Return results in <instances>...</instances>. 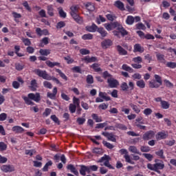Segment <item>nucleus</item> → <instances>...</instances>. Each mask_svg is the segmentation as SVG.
<instances>
[{"instance_id":"obj_1","label":"nucleus","mask_w":176,"mask_h":176,"mask_svg":"<svg viewBox=\"0 0 176 176\" xmlns=\"http://www.w3.org/2000/svg\"><path fill=\"white\" fill-rule=\"evenodd\" d=\"M80 174L81 175H86V173L90 174L91 171H97L98 170V167L96 165H90V166H85L80 165Z\"/></svg>"},{"instance_id":"obj_2","label":"nucleus","mask_w":176,"mask_h":176,"mask_svg":"<svg viewBox=\"0 0 176 176\" xmlns=\"http://www.w3.org/2000/svg\"><path fill=\"white\" fill-rule=\"evenodd\" d=\"M36 75H38V76H40V78H43V79H45L46 80H52V76L47 74V72H46V71L36 69Z\"/></svg>"},{"instance_id":"obj_3","label":"nucleus","mask_w":176,"mask_h":176,"mask_svg":"<svg viewBox=\"0 0 176 176\" xmlns=\"http://www.w3.org/2000/svg\"><path fill=\"white\" fill-rule=\"evenodd\" d=\"M120 88L122 91H127L129 89H130V90H134V83L129 82L128 85L126 82H122L120 85Z\"/></svg>"},{"instance_id":"obj_4","label":"nucleus","mask_w":176,"mask_h":176,"mask_svg":"<svg viewBox=\"0 0 176 176\" xmlns=\"http://www.w3.org/2000/svg\"><path fill=\"white\" fill-rule=\"evenodd\" d=\"M1 170L3 173H13V171H14L15 169L14 166L8 164L1 166Z\"/></svg>"},{"instance_id":"obj_5","label":"nucleus","mask_w":176,"mask_h":176,"mask_svg":"<svg viewBox=\"0 0 176 176\" xmlns=\"http://www.w3.org/2000/svg\"><path fill=\"white\" fill-rule=\"evenodd\" d=\"M107 83H109V86L111 89L118 87V86H119V81H118V80H116L113 78H108Z\"/></svg>"},{"instance_id":"obj_6","label":"nucleus","mask_w":176,"mask_h":176,"mask_svg":"<svg viewBox=\"0 0 176 176\" xmlns=\"http://www.w3.org/2000/svg\"><path fill=\"white\" fill-rule=\"evenodd\" d=\"M153 137H155V132L153 131H148L143 135L142 138L144 141H148V140H152Z\"/></svg>"},{"instance_id":"obj_7","label":"nucleus","mask_w":176,"mask_h":176,"mask_svg":"<svg viewBox=\"0 0 176 176\" xmlns=\"http://www.w3.org/2000/svg\"><path fill=\"white\" fill-rule=\"evenodd\" d=\"M28 98L30 100H33L34 101H36V102H39L41 100V94L36 93L35 94H28Z\"/></svg>"},{"instance_id":"obj_8","label":"nucleus","mask_w":176,"mask_h":176,"mask_svg":"<svg viewBox=\"0 0 176 176\" xmlns=\"http://www.w3.org/2000/svg\"><path fill=\"white\" fill-rule=\"evenodd\" d=\"M102 135L106 137L109 141H112L113 142H116V138L113 133H109L108 132H102Z\"/></svg>"},{"instance_id":"obj_9","label":"nucleus","mask_w":176,"mask_h":176,"mask_svg":"<svg viewBox=\"0 0 176 176\" xmlns=\"http://www.w3.org/2000/svg\"><path fill=\"white\" fill-rule=\"evenodd\" d=\"M164 168V164L162 163H156L154 164V171L157 173L158 174H161L162 173L159 170H163Z\"/></svg>"},{"instance_id":"obj_10","label":"nucleus","mask_w":176,"mask_h":176,"mask_svg":"<svg viewBox=\"0 0 176 176\" xmlns=\"http://www.w3.org/2000/svg\"><path fill=\"white\" fill-rule=\"evenodd\" d=\"M71 16L72 17H73L74 21H76L78 24H82V23L83 22L82 17H80L79 14H78V13H71Z\"/></svg>"},{"instance_id":"obj_11","label":"nucleus","mask_w":176,"mask_h":176,"mask_svg":"<svg viewBox=\"0 0 176 176\" xmlns=\"http://www.w3.org/2000/svg\"><path fill=\"white\" fill-rule=\"evenodd\" d=\"M101 46L102 49H108L109 46H112V41L109 39H106L101 43Z\"/></svg>"},{"instance_id":"obj_12","label":"nucleus","mask_w":176,"mask_h":176,"mask_svg":"<svg viewBox=\"0 0 176 176\" xmlns=\"http://www.w3.org/2000/svg\"><path fill=\"white\" fill-rule=\"evenodd\" d=\"M82 61H85L87 64H89V63H95V61H97V58L96 56H92L90 58V56H87L82 58Z\"/></svg>"},{"instance_id":"obj_13","label":"nucleus","mask_w":176,"mask_h":176,"mask_svg":"<svg viewBox=\"0 0 176 176\" xmlns=\"http://www.w3.org/2000/svg\"><path fill=\"white\" fill-rule=\"evenodd\" d=\"M67 170H69L71 173H73L74 175L79 176V172L76 170V168L72 164H69L67 166Z\"/></svg>"},{"instance_id":"obj_14","label":"nucleus","mask_w":176,"mask_h":176,"mask_svg":"<svg viewBox=\"0 0 176 176\" xmlns=\"http://www.w3.org/2000/svg\"><path fill=\"white\" fill-rule=\"evenodd\" d=\"M144 47L141 46L140 44H135L134 45V50H133V52L134 53H144Z\"/></svg>"},{"instance_id":"obj_15","label":"nucleus","mask_w":176,"mask_h":176,"mask_svg":"<svg viewBox=\"0 0 176 176\" xmlns=\"http://www.w3.org/2000/svg\"><path fill=\"white\" fill-rule=\"evenodd\" d=\"M86 30L88 32H96L98 30V26L93 23L91 26H87Z\"/></svg>"},{"instance_id":"obj_16","label":"nucleus","mask_w":176,"mask_h":176,"mask_svg":"<svg viewBox=\"0 0 176 176\" xmlns=\"http://www.w3.org/2000/svg\"><path fill=\"white\" fill-rule=\"evenodd\" d=\"M116 47H117V51L118 52L120 56L127 55V52L122 46L117 45Z\"/></svg>"},{"instance_id":"obj_17","label":"nucleus","mask_w":176,"mask_h":176,"mask_svg":"<svg viewBox=\"0 0 176 176\" xmlns=\"http://www.w3.org/2000/svg\"><path fill=\"white\" fill-rule=\"evenodd\" d=\"M168 137V133L164 131L159 132L157 133L158 140H166Z\"/></svg>"},{"instance_id":"obj_18","label":"nucleus","mask_w":176,"mask_h":176,"mask_svg":"<svg viewBox=\"0 0 176 176\" xmlns=\"http://www.w3.org/2000/svg\"><path fill=\"white\" fill-rule=\"evenodd\" d=\"M97 32H99V34H100L102 38H105V36L108 35V32L105 31V29H104V28H98Z\"/></svg>"},{"instance_id":"obj_19","label":"nucleus","mask_w":176,"mask_h":176,"mask_svg":"<svg viewBox=\"0 0 176 176\" xmlns=\"http://www.w3.org/2000/svg\"><path fill=\"white\" fill-rule=\"evenodd\" d=\"M156 82L157 81H155V80L150 81L149 82V87H151V89L159 88L162 85L157 84V82Z\"/></svg>"},{"instance_id":"obj_20","label":"nucleus","mask_w":176,"mask_h":176,"mask_svg":"<svg viewBox=\"0 0 176 176\" xmlns=\"http://www.w3.org/2000/svg\"><path fill=\"white\" fill-rule=\"evenodd\" d=\"M156 57L158 61H160V63H162L163 64H166V59L164 58V54H157Z\"/></svg>"},{"instance_id":"obj_21","label":"nucleus","mask_w":176,"mask_h":176,"mask_svg":"<svg viewBox=\"0 0 176 176\" xmlns=\"http://www.w3.org/2000/svg\"><path fill=\"white\" fill-rule=\"evenodd\" d=\"M85 7H86V9L89 10V12H94V10H96V7L94 6V4L91 3H87L85 5Z\"/></svg>"},{"instance_id":"obj_22","label":"nucleus","mask_w":176,"mask_h":176,"mask_svg":"<svg viewBox=\"0 0 176 176\" xmlns=\"http://www.w3.org/2000/svg\"><path fill=\"white\" fill-rule=\"evenodd\" d=\"M115 6L120 10H124V4L120 1H116Z\"/></svg>"},{"instance_id":"obj_23","label":"nucleus","mask_w":176,"mask_h":176,"mask_svg":"<svg viewBox=\"0 0 176 176\" xmlns=\"http://www.w3.org/2000/svg\"><path fill=\"white\" fill-rule=\"evenodd\" d=\"M30 85H31V90L32 91H36V87H38V83L36 82V80L34 79L31 81L30 82Z\"/></svg>"},{"instance_id":"obj_24","label":"nucleus","mask_w":176,"mask_h":176,"mask_svg":"<svg viewBox=\"0 0 176 176\" xmlns=\"http://www.w3.org/2000/svg\"><path fill=\"white\" fill-rule=\"evenodd\" d=\"M99 97L103 98L105 101H111V97L107 96V93L105 92H99Z\"/></svg>"},{"instance_id":"obj_25","label":"nucleus","mask_w":176,"mask_h":176,"mask_svg":"<svg viewBox=\"0 0 176 176\" xmlns=\"http://www.w3.org/2000/svg\"><path fill=\"white\" fill-rule=\"evenodd\" d=\"M12 131H15L16 133H24V129H23V127L21 126H15L12 127Z\"/></svg>"},{"instance_id":"obj_26","label":"nucleus","mask_w":176,"mask_h":176,"mask_svg":"<svg viewBox=\"0 0 176 176\" xmlns=\"http://www.w3.org/2000/svg\"><path fill=\"white\" fill-rule=\"evenodd\" d=\"M118 31L122 35V36H124L129 34V32H127V30H124V28L122 25L119 26Z\"/></svg>"},{"instance_id":"obj_27","label":"nucleus","mask_w":176,"mask_h":176,"mask_svg":"<svg viewBox=\"0 0 176 176\" xmlns=\"http://www.w3.org/2000/svg\"><path fill=\"white\" fill-rule=\"evenodd\" d=\"M129 151H130V152H132V153H137V155H141V153L138 151V150L137 149V147L134 146H129Z\"/></svg>"},{"instance_id":"obj_28","label":"nucleus","mask_w":176,"mask_h":176,"mask_svg":"<svg viewBox=\"0 0 176 176\" xmlns=\"http://www.w3.org/2000/svg\"><path fill=\"white\" fill-rule=\"evenodd\" d=\"M58 10L60 17H62L63 19H65V17H67V13L64 12V10H63V8L60 7L58 8Z\"/></svg>"},{"instance_id":"obj_29","label":"nucleus","mask_w":176,"mask_h":176,"mask_svg":"<svg viewBox=\"0 0 176 176\" xmlns=\"http://www.w3.org/2000/svg\"><path fill=\"white\" fill-rule=\"evenodd\" d=\"M47 14H49V16H50L51 17H52V16H54V12H53L54 9H53V7L52 6H48L47 7Z\"/></svg>"},{"instance_id":"obj_30","label":"nucleus","mask_w":176,"mask_h":176,"mask_svg":"<svg viewBox=\"0 0 176 176\" xmlns=\"http://www.w3.org/2000/svg\"><path fill=\"white\" fill-rule=\"evenodd\" d=\"M126 24L131 25L134 23V18L133 16H128L126 20Z\"/></svg>"},{"instance_id":"obj_31","label":"nucleus","mask_w":176,"mask_h":176,"mask_svg":"<svg viewBox=\"0 0 176 176\" xmlns=\"http://www.w3.org/2000/svg\"><path fill=\"white\" fill-rule=\"evenodd\" d=\"M107 160H111V157H109V155H104L98 161V163H102V162H107Z\"/></svg>"},{"instance_id":"obj_32","label":"nucleus","mask_w":176,"mask_h":176,"mask_svg":"<svg viewBox=\"0 0 176 176\" xmlns=\"http://www.w3.org/2000/svg\"><path fill=\"white\" fill-rule=\"evenodd\" d=\"M39 53L41 56H49V54H50V50L41 49Z\"/></svg>"},{"instance_id":"obj_33","label":"nucleus","mask_w":176,"mask_h":176,"mask_svg":"<svg viewBox=\"0 0 176 176\" xmlns=\"http://www.w3.org/2000/svg\"><path fill=\"white\" fill-rule=\"evenodd\" d=\"M122 69H124V71H126L127 72H130V73H133L134 72V69H133V68L129 67L127 65L124 64L122 65Z\"/></svg>"},{"instance_id":"obj_34","label":"nucleus","mask_w":176,"mask_h":176,"mask_svg":"<svg viewBox=\"0 0 176 176\" xmlns=\"http://www.w3.org/2000/svg\"><path fill=\"white\" fill-rule=\"evenodd\" d=\"M136 85L140 89H144L145 87V82L144 81V80H138L136 82Z\"/></svg>"},{"instance_id":"obj_35","label":"nucleus","mask_w":176,"mask_h":176,"mask_svg":"<svg viewBox=\"0 0 176 176\" xmlns=\"http://www.w3.org/2000/svg\"><path fill=\"white\" fill-rule=\"evenodd\" d=\"M99 66L100 65H98V63H94L91 65V68H93L96 72H101L102 69L99 67Z\"/></svg>"},{"instance_id":"obj_36","label":"nucleus","mask_w":176,"mask_h":176,"mask_svg":"<svg viewBox=\"0 0 176 176\" xmlns=\"http://www.w3.org/2000/svg\"><path fill=\"white\" fill-rule=\"evenodd\" d=\"M50 166H53V162L51 160L45 164V165L43 168V171H48V168L49 167H50Z\"/></svg>"},{"instance_id":"obj_37","label":"nucleus","mask_w":176,"mask_h":176,"mask_svg":"<svg viewBox=\"0 0 176 176\" xmlns=\"http://www.w3.org/2000/svg\"><path fill=\"white\" fill-rule=\"evenodd\" d=\"M92 118L94 120H96V123H100V122H102V119L101 117H98V116L96 113L92 114Z\"/></svg>"},{"instance_id":"obj_38","label":"nucleus","mask_w":176,"mask_h":176,"mask_svg":"<svg viewBox=\"0 0 176 176\" xmlns=\"http://www.w3.org/2000/svg\"><path fill=\"white\" fill-rule=\"evenodd\" d=\"M82 39H83L84 41H87V40H90V39H93V34H91L90 33L84 34L82 36Z\"/></svg>"},{"instance_id":"obj_39","label":"nucleus","mask_w":176,"mask_h":176,"mask_svg":"<svg viewBox=\"0 0 176 176\" xmlns=\"http://www.w3.org/2000/svg\"><path fill=\"white\" fill-rule=\"evenodd\" d=\"M102 144L104 146H106V148H108L109 149H113V148H114V146L112 144L107 142L105 140L102 141Z\"/></svg>"},{"instance_id":"obj_40","label":"nucleus","mask_w":176,"mask_h":176,"mask_svg":"<svg viewBox=\"0 0 176 176\" xmlns=\"http://www.w3.org/2000/svg\"><path fill=\"white\" fill-rule=\"evenodd\" d=\"M87 83H88L89 85H93V83H94V79L93 78V76L88 75L87 76Z\"/></svg>"},{"instance_id":"obj_41","label":"nucleus","mask_w":176,"mask_h":176,"mask_svg":"<svg viewBox=\"0 0 176 176\" xmlns=\"http://www.w3.org/2000/svg\"><path fill=\"white\" fill-rule=\"evenodd\" d=\"M161 105L163 109H168L170 108V104L164 100L162 101Z\"/></svg>"},{"instance_id":"obj_42","label":"nucleus","mask_w":176,"mask_h":176,"mask_svg":"<svg viewBox=\"0 0 176 176\" xmlns=\"http://www.w3.org/2000/svg\"><path fill=\"white\" fill-rule=\"evenodd\" d=\"M24 101L25 102V104H28V105H34V102L31 101L30 98L27 96H23V97Z\"/></svg>"},{"instance_id":"obj_43","label":"nucleus","mask_w":176,"mask_h":176,"mask_svg":"<svg viewBox=\"0 0 176 176\" xmlns=\"http://www.w3.org/2000/svg\"><path fill=\"white\" fill-rule=\"evenodd\" d=\"M143 156H144V157L146 159H147V160H148V162H152V160H153V155L149 153H143Z\"/></svg>"},{"instance_id":"obj_44","label":"nucleus","mask_w":176,"mask_h":176,"mask_svg":"<svg viewBox=\"0 0 176 176\" xmlns=\"http://www.w3.org/2000/svg\"><path fill=\"white\" fill-rule=\"evenodd\" d=\"M8 149V145L5 144V142H0V151L1 152H3V151H6Z\"/></svg>"},{"instance_id":"obj_45","label":"nucleus","mask_w":176,"mask_h":176,"mask_svg":"<svg viewBox=\"0 0 176 176\" xmlns=\"http://www.w3.org/2000/svg\"><path fill=\"white\" fill-rule=\"evenodd\" d=\"M69 109L72 113H75V112L76 111V105L74 104H70Z\"/></svg>"},{"instance_id":"obj_46","label":"nucleus","mask_w":176,"mask_h":176,"mask_svg":"<svg viewBox=\"0 0 176 176\" xmlns=\"http://www.w3.org/2000/svg\"><path fill=\"white\" fill-rule=\"evenodd\" d=\"M129 105H130V107L132 108L136 113H140V110L139 109L138 107H137V105H135L133 103L129 104Z\"/></svg>"},{"instance_id":"obj_47","label":"nucleus","mask_w":176,"mask_h":176,"mask_svg":"<svg viewBox=\"0 0 176 176\" xmlns=\"http://www.w3.org/2000/svg\"><path fill=\"white\" fill-rule=\"evenodd\" d=\"M51 119L54 122V123H56V124L60 125V120H58V118L56 115L51 116Z\"/></svg>"},{"instance_id":"obj_48","label":"nucleus","mask_w":176,"mask_h":176,"mask_svg":"<svg viewBox=\"0 0 176 176\" xmlns=\"http://www.w3.org/2000/svg\"><path fill=\"white\" fill-rule=\"evenodd\" d=\"M56 71L58 74H59L60 76L62 77L63 79H65V80H67V76H65L64 73L61 72V70H60V69H56Z\"/></svg>"},{"instance_id":"obj_49","label":"nucleus","mask_w":176,"mask_h":176,"mask_svg":"<svg viewBox=\"0 0 176 176\" xmlns=\"http://www.w3.org/2000/svg\"><path fill=\"white\" fill-rule=\"evenodd\" d=\"M24 69V65L20 63H15V69L16 71H22Z\"/></svg>"},{"instance_id":"obj_50","label":"nucleus","mask_w":176,"mask_h":176,"mask_svg":"<svg viewBox=\"0 0 176 176\" xmlns=\"http://www.w3.org/2000/svg\"><path fill=\"white\" fill-rule=\"evenodd\" d=\"M116 127L117 129H120V130H126L127 129V126H126L123 124H116Z\"/></svg>"},{"instance_id":"obj_51","label":"nucleus","mask_w":176,"mask_h":176,"mask_svg":"<svg viewBox=\"0 0 176 176\" xmlns=\"http://www.w3.org/2000/svg\"><path fill=\"white\" fill-rule=\"evenodd\" d=\"M166 67H168V68H176V63L175 62H168L166 63Z\"/></svg>"},{"instance_id":"obj_52","label":"nucleus","mask_w":176,"mask_h":176,"mask_svg":"<svg viewBox=\"0 0 176 176\" xmlns=\"http://www.w3.org/2000/svg\"><path fill=\"white\" fill-rule=\"evenodd\" d=\"M141 152H149L151 151V148L148 146H142L140 147Z\"/></svg>"},{"instance_id":"obj_53","label":"nucleus","mask_w":176,"mask_h":176,"mask_svg":"<svg viewBox=\"0 0 176 176\" xmlns=\"http://www.w3.org/2000/svg\"><path fill=\"white\" fill-rule=\"evenodd\" d=\"M76 122L80 126V125L83 124L85 123V122H86V118H77Z\"/></svg>"},{"instance_id":"obj_54","label":"nucleus","mask_w":176,"mask_h":176,"mask_svg":"<svg viewBox=\"0 0 176 176\" xmlns=\"http://www.w3.org/2000/svg\"><path fill=\"white\" fill-rule=\"evenodd\" d=\"M105 126H108V123L104 122V123L97 124L96 129H104V127H105Z\"/></svg>"},{"instance_id":"obj_55","label":"nucleus","mask_w":176,"mask_h":176,"mask_svg":"<svg viewBox=\"0 0 176 176\" xmlns=\"http://www.w3.org/2000/svg\"><path fill=\"white\" fill-rule=\"evenodd\" d=\"M43 86L47 89H52L53 87V85H52V83L49 82L48 81H44Z\"/></svg>"},{"instance_id":"obj_56","label":"nucleus","mask_w":176,"mask_h":176,"mask_svg":"<svg viewBox=\"0 0 176 176\" xmlns=\"http://www.w3.org/2000/svg\"><path fill=\"white\" fill-rule=\"evenodd\" d=\"M111 25L113 27V30H115V28L119 30V27H121L122 25H120V23H119L118 22H113L111 23Z\"/></svg>"},{"instance_id":"obj_57","label":"nucleus","mask_w":176,"mask_h":176,"mask_svg":"<svg viewBox=\"0 0 176 176\" xmlns=\"http://www.w3.org/2000/svg\"><path fill=\"white\" fill-rule=\"evenodd\" d=\"M71 9V12H70V14L71 13H78V10L79 9V8H78V6H73L70 8Z\"/></svg>"},{"instance_id":"obj_58","label":"nucleus","mask_w":176,"mask_h":176,"mask_svg":"<svg viewBox=\"0 0 176 176\" xmlns=\"http://www.w3.org/2000/svg\"><path fill=\"white\" fill-rule=\"evenodd\" d=\"M164 152L163 151V150H160L155 152V155H157V156H160L161 159H164Z\"/></svg>"},{"instance_id":"obj_59","label":"nucleus","mask_w":176,"mask_h":176,"mask_svg":"<svg viewBox=\"0 0 176 176\" xmlns=\"http://www.w3.org/2000/svg\"><path fill=\"white\" fill-rule=\"evenodd\" d=\"M104 28H106L107 31H112V30H113V28L112 27V23L104 24Z\"/></svg>"},{"instance_id":"obj_60","label":"nucleus","mask_w":176,"mask_h":176,"mask_svg":"<svg viewBox=\"0 0 176 176\" xmlns=\"http://www.w3.org/2000/svg\"><path fill=\"white\" fill-rule=\"evenodd\" d=\"M52 113V109L47 108L45 109V111L43 113V116H49L50 113Z\"/></svg>"},{"instance_id":"obj_61","label":"nucleus","mask_w":176,"mask_h":176,"mask_svg":"<svg viewBox=\"0 0 176 176\" xmlns=\"http://www.w3.org/2000/svg\"><path fill=\"white\" fill-rule=\"evenodd\" d=\"M154 78L157 83H159L160 85H162V77H160V76L155 74L154 76Z\"/></svg>"},{"instance_id":"obj_62","label":"nucleus","mask_w":176,"mask_h":176,"mask_svg":"<svg viewBox=\"0 0 176 176\" xmlns=\"http://www.w3.org/2000/svg\"><path fill=\"white\" fill-rule=\"evenodd\" d=\"M80 53L82 55L90 54V51L86 49H81L80 50Z\"/></svg>"},{"instance_id":"obj_63","label":"nucleus","mask_w":176,"mask_h":176,"mask_svg":"<svg viewBox=\"0 0 176 176\" xmlns=\"http://www.w3.org/2000/svg\"><path fill=\"white\" fill-rule=\"evenodd\" d=\"M25 46H30L31 41L29 40V38H23L22 39Z\"/></svg>"},{"instance_id":"obj_64","label":"nucleus","mask_w":176,"mask_h":176,"mask_svg":"<svg viewBox=\"0 0 176 176\" xmlns=\"http://www.w3.org/2000/svg\"><path fill=\"white\" fill-rule=\"evenodd\" d=\"M152 112H153L152 110H151V109H149V108L145 109L144 110V115H146V116L151 115V114L152 113Z\"/></svg>"}]
</instances>
